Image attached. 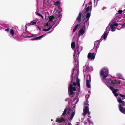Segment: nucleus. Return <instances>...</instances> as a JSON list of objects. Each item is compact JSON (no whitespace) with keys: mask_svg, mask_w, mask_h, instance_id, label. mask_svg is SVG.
I'll return each mask as SVG.
<instances>
[{"mask_svg":"<svg viewBox=\"0 0 125 125\" xmlns=\"http://www.w3.org/2000/svg\"><path fill=\"white\" fill-rule=\"evenodd\" d=\"M100 74L101 76L102 77V79L105 84L110 89L112 90V91L116 97L118 95V94L116 92L118 91L117 89H113L114 88L112 86L116 87L119 86L120 83L115 80L112 79L111 78H106L107 77L108 74V70L107 68H104L100 71Z\"/></svg>","mask_w":125,"mask_h":125,"instance_id":"1","label":"nucleus"},{"mask_svg":"<svg viewBox=\"0 0 125 125\" xmlns=\"http://www.w3.org/2000/svg\"><path fill=\"white\" fill-rule=\"evenodd\" d=\"M75 113V110L71 108H66L64 111L61 116L60 118H58L56 119V121L58 122H60L64 121V119L63 117L67 113L68 114V120L71 121L74 117Z\"/></svg>","mask_w":125,"mask_h":125,"instance_id":"2","label":"nucleus"},{"mask_svg":"<svg viewBox=\"0 0 125 125\" xmlns=\"http://www.w3.org/2000/svg\"><path fill=\"white\" fill-rule=\"evenodd\" d=\"M92 10L91 6H88L85 10L84 15L85 17L83 19L85 23L88 25V21L91 15V12Z\"/></svg>","mask_w":125,"mask_h":125,"instance_id":"3","label":"nucleus"},{"mask_svg":"<svg viewBox=\"0 0 125 125\" xmlns=\"http://www.w3.org/2000/svg\"><path fill=\"white\" fill-rule=\"evenodd\" d=\"M84 22L81 27V29L79 30L78 32V36L80 37V36L84 34L86 32V27H88L89 25V22H88V25H87L86 23Z\"/></svg>","mask_w":125,"mask_h":125,"instance_id":"4","label":"nucleus"},{"mask_svg":"<svg viewBox=\"0 0 125 125\" xmlns=\"http://www.w3.org/2000/svg\"><path fill=\"white\" fill-rule=\"evenodd\" d=\"M76 84L75 82H74L72 84H69L68 88V92L69 95H72L74 94L73 91L76 90L75 86H76Z\"/></svg>","mask_w":125,"mask_h":125,"instance_id":"5","label":"nucleus"},{"mask_svg":"<svg viewBox=\"0 0 125 125\" xmlns=\"http://www.w3.org/2000/svg\"><path fill=\"white\" fill-rule=\"evenodd\" d=\"M88 101V99H87L84 103V105L85 106V108L83 109V115L85 116L86 114H88L89 115H90V113L89 111L88 105L89 104Z\"/></svg>","mask_w":125,"mask_h":125,"instance_id":"6","label":"nucleus"},{"mask_svg":"<svg viewBox=\"0 0 125 125\" xmlns=\"http://www.w3.org/2000/svg\"><path fill=\"white\" fill-rule=\"evenodd\" d=\"M82 49V47L81 46H80L78 48H77V49H76L74 51V56H75V55H76L77 54V56L76 55L77 57L76 58H74L75 61L76 62H77V63L78 62V56H79L80 52L81 51Z\"/></svg>","mask_w":125,"mask_h":125,"instance_id":"7","label":"nucleus"},{"mask_svg":"<svg viewBox=\"0 0 125 125\" xmlns=\"http://www.w3.org/2000/svg\"><path fill=\"white\" fill-rule=\"evenodd\" d=\"M54 18V17L53 16H50L49 17V21L46 25V27H47L48 25L52 26L55 24V22L52 21Z\"/></svg>","mask_w":125,"mask_h":125,"instance_id":"8","label":"nucleus"},{"mask_svg":"<svg viewBox=\"0 0 125 125\" xmlns=\"http://www.w3.org/2000/svg\"><path fill=\"white\" fill-rule=\"evenodd\" d=\"M118 25V24L117 23H113L110 25V27L109 28V30L112 31H115L116 29V27Z\"/></svg>","mask_w":125,"mask_h":125,"instance_id":"9","label":"nucleus"},{"mask_svg":"<svg viewBox=\"0 0 125 125\" xmlns=\"http://www.w3.org/2000/svg\"><path fill=\"white\" fill-rule=\"evenodd\" d=\"M91 76L90 75H88L87 76V78L86 80V86L88 88H91V85L90 82L91 81Z\"/></svg>","mask_w":125,"mask_h":125,"instance_id":"10","label":"nucleus"},{"mask_svg":"<svg viewBox=\"0 0 125 125\" xmlns=\"http://www.w3.org/2000/svg\"><path fill=\"white\" fill-rule=\"evenodd\" d=\"M78 98L77 96L73 100H72L71 104L72 105L73 107H75V104H76L77 102H78Z\"/></svg>","mask_w":125,"mask_h":125,"instance_id":"11","label":"nucleus"},{"mask_svg":"<svg viewBox=\"0 0 125 125\" xmlns=\"http://www.w3.org/2000/svg\"><path fill=\"white\" fill-rule=\"evenodd\" d=\"M54 13L55 14V17L57 18V20H59V17L61 15L59 11L55 10L54 12Z\"/></svg>","mask_w":125,"mask_h":125,"instance_id":"12","label":"nucleus"},{"mask_svg":"<svg viewBox=\"0 0 125 125\" xmlns=\"http://www.w3.org/2000/svg\"><path fill=\"white\" fill-rule=\"evenodd\" d=\"M118 102L120 104H119L121 105V106H124L125 105V102L122 101L120 97H118L117 98Z\"/></svg>","mask_w":125,"mask_h":125,"instance_id":"13","label":"nucleus"},{"mask_svg":"<svg viewBox=\"0 0 125 125\" xmlns=\"http://www.w3.org/2000/svg\"><path fill=\"white\" fill-rule=\"evenodd\" d=\"M95 54L94 53H93L92 54L89 53L88 55V58L91 60L94 59L95 57Z\"/></svg>","mask_w":125,"mask_h":125,"instance_id":"14","label":"nucleus"},{"mask_svg":"<svg viewBox=\"0 0 125 125\" xmlns=\"http://www.w3.org/2000/svg\"><path fill=\"white\" fill-rule=\"evenodd\" d=\"M79 73L78 71L77 70H73V72L72 73V75L71 76V77H72V76L74 75L76 77H78Z\"/></svg>","mask_w":125,"mask_h":125,"instance_id":"15","label":"nucleus"},{"mask_svg":"<svg viewBox=\"0 0 125 125\" xmlns=\"http://www.w3.org/2000/svg\"><path fill=\"white\" fill-rule=\"evenodd\" d=\"M85 125H93L92 122L90 121L89 119H87L84 122Z\"/></svg>","mask_w":125,"mask_h":125,"instance_id":"16","label":"nucleus"},{"mask_svg":"<svg viewBox=\"0 0 125 125\" xmlns=\"http://www.w3.org/2000/svg\"><path fill=\"white\" fill-rule=\"evenodd\" d=\"M101 41L100 40H99L97 41H95L94 42V44L96 46V48L97 49L99 46L100 45V42Z\"/></svg>","mask_w":125,"mask_h":125,"instance_id":"17","label":"nucleus"},{"mask_svg":"<svg viewBox=\"0 0 125 125\" xmlns=\"http://www.w3.org/2000/svg\"><path fill=\"white\" fill-rule=\"evenodd\" d=\"M52 26L49 25H48V26L47 27L46 26V29H43V31H48L50 30L52 28Z\"/></svg>","mask_w":125,"mask_h":125,"instance_id":"18","label":"nucleus"},{"mask_svg":"<svg viewBox=\"0 0 125 125\" xmlns=\"http://www.w3.org/2000/svg\"><path fill=\"white\" fill-rule=\"evenodd\" d=\"M119 110L122 113L125 114V111L124 110L123 107L121 106L120 104L119 105Z\"/></svg>","mask_w":125,"mask_h":125,"instance_id":"19","label":"nucleus"},{"mask_svg":"<svg viewBox=\"0 0 125 125\" xmlns=\"http://www.w3.org/2000/svg\"><path fill=\"white\" fill-rule=\"evenodd\" d=\"M45 34H46V33H45V34H44L43 35H42L40 36L33 38L31 39V40H39L41 38L44 37L45 36Z\"/></svg>","mask_w":125,"mask_h":125,"instance_id":"20","label":"nucleus"},{"mask_svg":"<svg viewBox=\"0 0 125 125\" xmlns=\"http://www.w3.org/2000/svg\"><path fill=\"white\" fill-rule=\"evenodd\" d=\"M80 80L78 78L76 79V83L77 85H78L79 88H78V91L79 92L80 91Z\"/></svg>","mask_w":125,"mask_h":125,"instance_id":"21","label":"nucleus"},{"mask_svg":"<svg viewBox=\"0 0 125 125\" xmlns=\"http://www.w3.org/2000/svg\"><path fill=\"white\" fill-rule=\"evenodd\" d=\"M82 15V13L81 12H80L79 13L77 19V21L78 22H80L81 21V16Z\"/></svg>","mask_w":125,"mask_h":125,"instance_id":"22","label":"nucleus"},{"mask_svg":"<svg viewBox=\"0 0 125 125\" xmlns=\"http://www.w3.org/2000/svg\"><path fill=\"white\" fill-rule=\"evenodd\" d=\"M107 33L105 32H104L103 34L102 35V36L101 37V38L103 39H105L107 37Z\"/></svg>","mask_w":125,"mask_h":125,"instance_id":"23","label":"nucleus"},{"mask_svg":"<svg viewBox=\"0 0 125 125\" xmlns=\"http://www.w3.org/2000/svg\"><path fill=\"white\" fill-rule=\"evenodd\" d=\"M75 46V42H72L71 44V47L73 50H74Z\"/></svg>","mask_w":125,"mask_h":125,"instance_id":"24","label":"nucleus"},{"mask_svg":"<svg viewBox=\"0 0 125 125\" xmlns=\"http://www.w3.org/2000/svg\"><path fill=\"white\" fill-rule=\"evenodd\" d=\"M10 34H11L12 35V36L14 38L15 37L14 35V31L12 29H11L10 30Z\"/></svg>","mask_w":125,"mask_h":125,"instance_id":"25","label":"nucleus"},{"mask_svg":"<svg viewBox=\"0 0 125 125\" xmlns=\"http://www.w3.org/2000/svg\"><path fill=\"white\" fill-rule=\"evenodd\" d=\"M86 69L87 72L91 71L93 70V68L91 67H87Z\"/></svg>","mask_w":125,"mask_h":125,"instance_id":"26","label":"nucleus"},{"mask_svg":"<svg viewBox=\"0 0 125 125\" xmlns=\"http://www.w3.org/2000/svg\"><path fill=\"white\" fill-rule=\"evenodd\" d=\"M80 25L79 24H78L77 25L75 26V28H74L73 31V32H75L76 30L77 29V28Z\"/></svg>","mask_w":125,"mask_h":125,"instance_id":"27","label":"nucleus"},{"mask_svg":"<svg viewBox=\"0 0 125 125\" xmlns=\"http://www.w3.org/2000/svg\"><path fill=\"white\" fill-rule=\"evenodd\" d=\"M36 22L34 21H32L29 23L30 25H34L36 24Z\"/></svg>","mask_w":125,"mask_h":125,"instance_id":"28","label":"nucleus"},{"mask_svg":"<svg viewBox=\"0 0 125 125\" xmlns=\"http://www.w3.org/2000/svg\"><path fill=\"white\" fill-rule=\"evenodd\" d=\"M117 26V28L118 30H120L122 27V25L120 24H118V25Z\"/></svg>","mask_w":125,"mask_h":125,"instance_id":"29","label":"nucleus"},{"mask_svg":"<svg viewBox=\"0 0 125 125\" xmlns=\"http://www.w3.org/2000/svg\"><path fill=\"white\" fill-rule=\"evenodd\" d=\"M98 0H94V4L95 6H96L97 5Z\"/></svg>","mask_w":125,"mask_h":125,"instance_id":"30","label":"nucleus"},{"mask_svg":"<svg viewBox=\"0 0 125 125\" xmlns=\"http://www.w3.org/2000/svg\"><path fill=\"white\" fill-rule=\"evenodd\" d=\"M55 5H58L60 4V2L58 1H57L54 3Z\"/></svg>","mask_w":125,"mask_h":125,"instance_id":"31","label":"nucleus"},{"mask_svg":"<svg viewBox=\"0 0 125 125\" xmlns=\"http://www.w3.org/2000/svg\"><path fill=\"white\" fill-rule=\"evenodd\" d=\"M122 11L121 10H119L118 11V13H117L116 15H117L118 13L121 14L122 13Z\"/></svg>","mask_w":125,"mask_h":125,"instance_id":"32","label":"nucleus"},{"mask_svg":"<svg viewBox=\"0 0 125 125\" xmlns=\"http://www.w3.org/2000/svg\"><path fill=\"white\" fill-rule=\"evenodd\" d=\"M36 15H38L39 16H40L41 15L39 13H38V12H36Z\"/></svg>","mask_w":125,"mask_h":125,"instance_id":"33","label":"nucleus"},{"mask_svg":"<svg viewBox=\"0 0 125 125\" xmlns=\"http://www.w3.org/2000/svg\"><path fill=\"white\" fill-rule=\"evenodd\" d=\"M89 95H87L85 96V97L86 98L88 99L89 98Z\"/></svg>","mask_w":125,"mask_h":125,"instance_id":"34","label":"nucleus"},{"mask_svg":"<svg viewBox=\"0 0 125 125\" xmlns=\"http://www.w3.org/2000/svg\"><path fill=\"white\" fill-rule=\"evenodd\" d=\"M120 96L121 97H125V96L124 95L121 94H120Z\"/></svg>","mask_w":125,"mask_h":125,"instance_id":"35","label":"nucleus"},{"mask_svg":"<svg viewBox=\"0 0 125 125\" xmlns=\"http://www.w3.org/2000/svg\"><path fill=\"white\" fill-rule=\"evenodd\" d=\"M106 9V7H103L102 8V10H104V9Z\"/></svg>","mask_w":125,"mask_h":125,"instance_id":"36","label":"nucleus"},{"mask_svg":"<svg viewBox=\"0 0 125 125\" xmlns=\"http://www.w3.org/2000/svg\"><path fill=\"white\" fill-rule=\"evenodd\" d=\"M9 29H5V31H7V32H8L9 31Z\"/></svg>","mask_w":125,"mask_h":125,"instance_id":"37","label":"nucleus"},{"mask_svg":"<svg viewBox=\"0 0 125 125\" xmlns=\"http://www.w3.org/2000/svg\"><path fill=\"white\" fill-rule=\"evenodd\" d=\"M69 98H67L65 99V101H67L68 100H69Z\"/></svg>","mask_w":125,"mask_h":125,"instance_id":"38","label":"nucleus"},{"mask_svg":"<svg viewBox=\"0 0 125 125\" xmlns=\"http://www.w3.org/2000/svg\"><path fill=\"white\" fill-rule=\"evenodd\" d=\"M41 16V17L42 19H43V16L42 15H41V16Z\"/></svg>","mask_w":125,"mask_h":125,"instance_id":"39","label":"nucleus"},{"mask_svg":"<svg viewBox=\"0 0 125 125\" xmlns=\"http://www.w3.org/2000/svg\"><path fill=\"white\" fill-rule=\"evenodd\" d=\"M67 125H71V124L70 123H68Z\"/></svg>","mask_w":125,"mask_h":125,"instance_id":"40","label":"nucleus"},{"mask_svg":"<svg viewBox=\"0 0 125 125\" xmlns=\"http://www.w3.org/2000/svg\"><path fill=\"white\" fill-rule=\"evenodd\" d=\"M118 18H119V19H120L121 18V17L119 16L118 17Z\"/></svg>","mask_w":125,"mask_h":125,"instance_id":"41","label":"nucleus"},{"mask_svg":"<svg viewBox=\"0 0 125 125\" xmlns=\"http://www.w3.org/2000/svg\"><path fill=\"white\" fill-rule=\"evenodd\" d=\"M38 28L40 30H41V29L40 27H38Z\"/></svg>","mask_w":125,"mask_h":125,"instance_id":"42","label":"nucleus"},{"mask_svg":"<svg viewBox=\"0 0 125 125\" xmlns=\"http://www.w3.org/2000/svg\"><path fill=\"white\" fill-rule=\"evenodd\" d=\"M53 119H51V121H53Z\"/></svg>","mask_w":125,"mask_h":125,"instance_id":"43","label":"nucleus"},{"mask_svg":"<svg viewBox=\"0 0 125 125\" xmlns=\"http://www.w3.org/2000/svg\"><path fill=\"white\" fill-rule=\"evenodd\" d=\"M60 8V10H60V11H61V8Z\"/></svg>","mask_w":125,"mask_h":125,"instance_id":"44","label":"nucleus"},{"mask_svg":"<svg viewBox=\"0 0 125 125\" xmlns=\"http://www.w3.org/2000/svg\"><path fill=\"white\" fill-rule=\"evenodd\" d=\"M50 32H51V31H50L49 32H48V33H50Z\"/></svg>","mask_w":125,"mask_h":125,"instance_id":"45","label":"nucleus"},{"mask_svg":"<svg viewBox=\"0 0 125 125\" xmlns=\"http://www.w3.org/2000/svg\"><path fill=\"white\" fill-rule=\"evenodd\" d=\"M28 37H29V38L30 37V36H28Z\"/></svg>","mask_w":125,"mask_h":125,"instance_id":"46","label":"nucleus"},{"mask_svg":"<svg viewBox=\"0 0 125 125\" xmlns=\"http://www.w3.org/2000/svg\"><path fill=\"white\" fill-rule=\"evenodd\" d=\"M72 80H71V82H72Z\"/></svg>","mask_w":125,"mask_h":125,"instance_id":"47","label":"nucleus"},{"mask_svg":"<svg viewBox=\"0 0 125 125\" xmlns=\"http://www.w3.org/2000/svg\"><path fill=\"white\" fill-rule=\"evenodd\" d=\"M124 109L125 110V107L124 108Z\"/></svg>","mask_w":125,"mask_h":125,"instance_id":"48","label":"nucleus"}]
</instances>
